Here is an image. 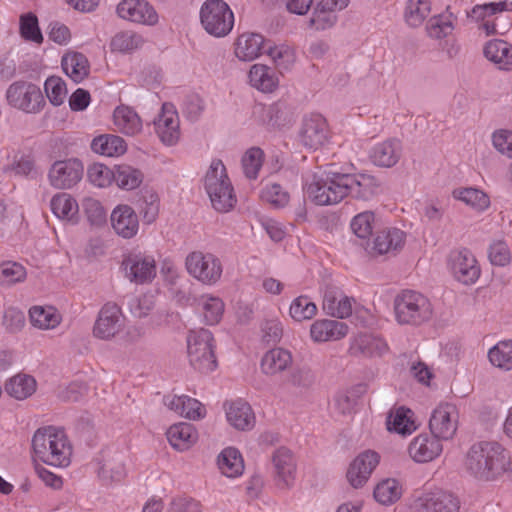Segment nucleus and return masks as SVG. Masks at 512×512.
Listing matches in <instances>:
<instances>
[{"mask_svg": "<svg viewBox=\"0 0 512 512\" xmlns=\"http://www.w3.org/2000/svg\"><path fill=\"white\" fill-rule=\"evenodd\" d=\"M452 30V23L440 15L429 18L426 24L427 35L433 39L445 38Z\"/></svg>", "mask_w": 512, "mask_h": 512, "instance_id": "obj_60", "label": "nucleus"}, {"mask_svg": "<svg viewBox=\"0 0 512 512\" xmlns=\"http://www.w3.org/2000/svg\"><path fill=\"white\" fill-rule=\"evenodd\" d=\"M405 234L397 228L384 229L376 233L373 241L362 243L371 255H383L401 249L404 245Z\"/></svg>", "mask_w": 512, "mask_h": 512, "instance_id": "obj_21", "label": "nucleus"}, {"mask_svg": "<svg viewBox=\"0 0 512 512\" xmlns=\"http://www.w3.org/2000/svg\"><path fill=\"white\" fill-rule=\"evenodd\" d=\"M114 170L100 163H93L88 167L87 178L94 186L103 188L111 184Z\"/></svg>", "mask_w": 512, "mask_h": 512, "instance_id": "obj_58", "label": "nucleus"}, {"mask_svg": "<svg viewBox=\"0 0 512 512\" xmlns=\"http://www.w3.org/2000/svg\"><path fill=\"white\" fill-rule=\"evenodd\" d=\"M490 262L496 266H506L511 261L508 245L501 240L494 241L488 249Z\"/></svg>", "mask_w": 512, "mask_h": 512, "instance_id": "obj_62", "label": "nucleus"}, {"mask_svg": "<svg viewBox=\"0 0 512 512\" xmlns=\"http://www.w3.org/2000/svg\"><path fill=\"white\" fill-rule=\"evenodd\" d=\"M218 467L223 475L237 477L244 471V462L240 452L233 447L225 448L218 456Z\"/></svg>", "mask_w": 512, "mask_h": 512, "instance_id": "obj_42", "label": "nucleus"}, {"mask_svg": "<svg viewBox=\"0 0 512 512\" xmlns=\"http://www.w3.org/2000/svg\"><path fill=\"white\" fill-rule=\"evenodd\" d=\"M380 461L376 451L365 450L350 464L347 471V480L354 488L362 487L371 476Z\"/></svg>", "mask_w": 512, "mask_h": 512, "instance_id": "obj_19", "label": "nucleus"}, {"mask_svg": "<svg viewBox=\"0 0 512 512\" xmlns=\"http://www.w3.org/2000/svg\"><path fill=\"white\" fill-rule=\"evenodd\" d=\"M347 333V324L337 320H317L310 327V335L314 342L337 341L344 338Z\"/></svg>", "mask_w": 512, "mask_h": 512, "instance_id": "obj_28", "label": "nucleus"}, {"mask_svg": "<svg viewBox=\"0 0 512 512\" xmlns=\"http://www.w3.org/2000/svg\"><path fill=\"white\" fill-rule=\"evenodd\" d=\"M272 465L275 483L280 489H287L294 484L296 461L292 452L280 447L272 454Z\"/></svg>", "mask_w": 512, "mask_h": 512, "instance_id": "obj_18", "label": "nucleus"}, {"mask_svg": "<svg viewBox=\"0 0 512 512\" xmlns=\"http://www.w3.org/2000/svg\"><path fill=\"white\" fill-rule=\"evenodd\" d=\"M375 216L371 211H365L357 214L351 221L353 233L360 239L369 240L374 228Z\"/></svg>", "mask_w": 512, "mask_h": 512, "instance_id": "obj_55", "label": "nucleus"}, {"mask_svg": "<svg viewBox=\"0 0 512 512\" xmlns=\"http://www.w3.org/2000/svg\"><path fill=\"white\" fill-rule=\"evenodd\" d=\"M488 357L492 365L509 371L512 369V340L502 341L489 350Z\"/></svg>", "mask_w": 512, "mask_h": 512, "instance_id": "obj_48", "label": "nucleus"}, {"mask_svg": "<svg viewBox=\"0 0 512 512\" xmlns=\"http://www.w3.org/2000/svg\"><path fill=\"white\" fill-rule=\"evenodd\" d=\"M84 167L77 158L55 161L48 172V180L56 189H70L83 177Z\"/></svg>", "mask_w": 512, "mask_h": 512, "instance_id": "obj_12", "label": "nucleus"}, {"mask_svg": "<svg viewBox=\"0 0 512 512\" xmlns=\"http://www.w3.org/2000/svg\"><path fill=\"white\" fill-rule=\"evenodd\" d=\"M343 179L347 196H351L352 198L369 200L379 192V182L372 175L344 173Z\"/></svg>", "mask_w": 512, "mask_h": 512, "instance_id": "obj_25", "label": "nucleus"}, {"mask_svg": "<svg viewBox=\"0 0 512 512\" xmlns=\"http://www.w3.org/2000/svg\"><path fill=\"white\" fill-rule=\"evenodd\" d=\"M30 322L39 329H53L59 325L61 316L52 306H33L29 310Z\"/></svg>", "mask_w": 512, "mask_h": 512, "instance_id": "obj_46", "label": "nucleus"}, {"mask_svg": "<svg viewBox=\"0 0 512 512\" xmlns=\"http://www.w3.org/2000/svg\"><path fill=\"white\" fill-rule=\"evenodd\" d=\"M185 267L190 276L205 285H213L222 275L221 261L211 253L190 252L185 259Z\"/></svg>", "mask_w": 512, "mask_h": 512, "instance_id": "obj_9", "label": "nucleus"}, {"mask_svg": "<svg viewBox=\"0 0 512 512\" xmlns=\"http://www.w3.org/2000/svg\"><path fill=\"white\" fill-rule=\"evenodd\" d=\"M213 335L207 329L192 330L187 336V353L190 365L200 373L212 372L217 367L213 350Z\"/></svg>", "mask_w": 512, "mask_h": 512, "instance_id": "obj_6", "label": "nucleus"}, {"mask_svg": "<svg viewBox=\"0 0 512 512\" xmlns=\"http://www.w3.org/2000/svg\"><path fill=\"white\" fill-rule=\"evenodd\" d=\"M264 153L258 147L248 149L242 157V168L245 176L256 179L263 164Z\"/></svg>", "mask_w": 512, "mask_h": 512, "instance_id": "obj_54", "label": "nucleus"}, {"mask_svg": "<svg viewBox=\"0 0 512 512\" xmlns=\"http://www.w3.org/2000/svg\"><path fill=\"white\" fill-rule=\"evenodd\" d=\"M53 214L62 220L76 222L78 217V204L76 200L67 193L56 194L50 202Z\"/></svg>", "mask_w": 512, "mask_h": 512, "instance_id": "obj_41", "label": "nucleus"}, {"mask_svg": "<svg viewBox=\"0 0 512 512\" xmlns=\"http://www.w3.org/2000/svg\"><path fill=\"white\" fill-rule=\"evenodd\" d=\"M485 58L499 69L512 70V45L502 39L489 40L483 48Z\"/></svg>", "mask_w": 512, "mask_h": 512, "instance_id": "obj_32", "label": "nucleus"}, {"mask_svg": "<svg viewBox=\"0 0 512 512\" xmlns=\"http://www.w3.org/2000/svg\"><path fill=\"white\" fill-rule=\"evenodd\" d=\"M143 173L130 165L122 164L114 168L113 180L117 186L124 190H133L138 188L143 182Z\"/></svg>", "mask_w": 512, "mask_h": 512, "instance_id": "obj_47", "label": "nucleus"}, {"mask_svg": "<svg viewBox=\"0 0 512 512\" xmlns=\"http://www.w3.org/2000/svg\"><path fill=\"white\" fill-rule=\"evenodd\" d=\"M429 299L413 290H403L394 299L395 319L400 325L419 326L432 317Z\"/></svg>", "mask_w": 512, "mask_h": 512, "instance_id": "obj_4", "label": "nucleus"}, {"mask_svg": "<svg viewBox=\"0 0 512 512\" xmlns=\"http://www.w3.org/2000/svg\"><path fill=\"white\" fill-rule=\"evenodd\" d=\"M143 44L142 37L132 31H121L111 40L110 47L112 51L121 53L131 52Z\"/></svg>", "mask_w": 512, "mask_h": 512, "instance_id": "obj_51", "label": "nucleus"}, {"mask_svg": "<svg viewBox=\"0 0 512 512\" xmlns=\"http://www.w3.org/2000/svg\"><path fill=\"white\" fill-rule=\"evenodd\" d=\"M413 412L405 407H399L392 411L387 418V428L401 435L411 434L416 425L412 419Z\"/></svg>", "mask_w": 512, "mask_h": 512, "instance_id": "obj_44", "label": "nucleus"}, {"mask_svg": "<svg viewBox=\"0 0 512 512\" xmlns=\"http://www.w3.org/2000/svg\"><path fill=\"white\" fill-rule=\"evenodd\" d=\"M459 423V412L452 403H440L432 412L429 429L432 435L441 441L453 439Z\"/></svg>", "mask_w": 512, "mask_h": 512, "instance_id": "obj_11", "label": "nucleus"}, {"mask_svg": "<svg viewBox=\"0 0 512 512\" xmlns=\"http://www.w3.org/2000/svg\"><path fill=\"white\" fill-rule=\"evenodd\" d=\"M44 90L49 102L53 106H60L67 97L66 83L61 77L50 76L44 83Z\"/></svg>", "mask_w": 512, "mask_h": 512, "instance_id": "obj_52", "label": "nucleus"}, {"mask_svg": "<svg viewBox=\"0 0 512 512\" xmlns=\"http://www.w3.org/2000/svg\"><path fill=\"white\" fill-rule=\"evenodd\" d=\"M344 173L328 171L313 175L307 184L306 193L317 205H334L347 197Z\"/></svg>", "mask_w": 512, "mask_h": 512, "instance_id": "obj_5", "label": "nucleus"}, {"mask_svg": "<svg viewBox=\"0 0 512 512\" xmlns=\"http://www.w3.org/2000/svg\"><path fill=\"white\" fill-rule=\"evenodd\" d=\"M401 494V486L395 479H386L374 489V498L383 505L394 503L401 497Z\"/></svg>", "mask_w": 512, "mask_h": 512, "instance_id": "obj_49", "label": "nucleus"}, {"mask_svg": "<svg viewBox=\"0 0 512 512\" xmlns=\"http://www.w3.org/2000/svg\"><path fill=\"white\" fill-rule=\"evenodd\" d=\"M510 465V456L497 442H478L467 452L465 467L475 478L484 481L496 479Z\"/></svg>", "mask_w": 512, "mask_h": 512, "instance_id": "obj_1", "label": "nucleus"}, {"mask_svg": "<svg viewBox=\"0 0 512 512\" xmlns=\"http://www.w3.org/2000/svg\"><path fill=\"white\" fill-rule=\"evenodd\" d=\"M26 279V269L17 262L6 261L0 264V285L11 286Z\"/></svg>", "mask_w": 512, "mask_h": 512, "instance_id": "obj_53", "label": "nucleus"}, {"mask_svg": "<svg viewBox=\"0 0 512 512\" xmlns=\"http://www.w3.org/2000/svg\"><path fill=\"white\" fill-rule=\"evenodd\" d=\"M226 417L230 425L237 430H250L255 424V415L251 406L242 400L225 404Z\"/></svg>", "mask_w": 512, "mask_h": 512, "instance_id": "obj_29", "label": "nucleus"}, {"mask_svg": "<svg viewBox=\"0 0 512 512\" xmlns=\"http://www.w3.org/2000/svg\"><path fill=\"white\" fill-rule=\"evenodd\" d=\"M36 380L27 374H17L5 383L6 393L16 400H25L36 391Z\"/></svg>", "mask_w": 512, "mask_h": 512, "instance_id": "obj_38", "label": "nucleus"}, {"mask_svg": "<svg viewBox=\"0 0 512 512\" xmlns=\"http://www.w3.org/2000/svg\"><path fill=\"white\" fill-rule=\"evenodd\" d=\"M113 118L117 130L125 135L134 136L142 130L140 117L128 106L117 107L114 111Z\"/></svg>", "mask_w": 512, "mask_h": 512, "instance_id": "obj_36", "label": "nucleus"}, {"mask_svg": "<svg viewBox=\"0 0 512 512\" xmlns=\"http://www.w3.org/2000/svg\"><path fill=\"white\" fill-rule=\"evenodd\" d=\"M125 325V317L121 308L108 302L99 311L94 324L93 334L102 340H110L120 333Z\"/></svg>", "mask_w": 512, "mask_h": 512, "instance_id": "obj_14", "label": "nucleus"}, {"mask_svg": "<svg viewBox=\"0 0 512 512\" xmlns=\"http://www.w3.org/2000/svg\"><path fill=\"white\" fill-rule=\"evenodd\" d=\"M204 30L216 38L227 36L234 26V14L224 0H206L200 8Z\"/></svg>", "mask_w": 512, "mask_h": 512, "instance_id": "obj_7", "label": "nucleus"}, {"mask_svg": "<svg viewBox=\"0 0 512 512\" xmlns=\"http://www.w3.org/2000/svg\"><path fill=\"white\" fill-rule=\"evenodd\" d=\"M443 450L441 440L434 435L420 434L408 447L409 456L418 463H427L437 458Z\"/></svg>", "mask_w": 512, "mask_h": 512, "instance_id": "obj_23", "label": "nucleus"}, {"mask_svg": "<svg viewBox=\"0 0 512 512\" xmlns=\"http://www.w3.org/2000/svg\"><path fill=\"white\" fill-rule=\"evenodd\" d=\"M324 311L336 318H346L352 313L351 299L336 287H327L323 298Z\"/></svg>", "mask_w": 512, "mask_h": 512, "instance_id": "obj_31", "label": "nucleus"}, {"mask_svg": "<svg viewBox=\"0 0 512 512\" xmlns=\"http://www.w3.org/2000/svg\"><path fill=\"white\" fill-rule=\"evenodd\" d=\"M507 10L506 0L501 2H491L481 5H475L470 12H468V18L471 20L482 23L486 21L487 17L495 15L497 13Z\"/></svg>", "mask_w": 512, "mask_h": 512, "instance_id": "obj_57", "label": "nucleus"}, {"mask_svg": "<svg viewBox=\"0 0 512 512\" xmlns=\"http://www.w3.org/2000/svg\"><path fill=\"white\" fill-rule=\"evenodd\" d=\"M126 475L125 466L120 461L108 460L99 469V476L104 480L121 481Z\"/></svg>", "mask_w": 512, "mask_h": 512, "instance_id": "obj_63", "label": "nucleus"}, {"mask_svg": "<svg viewBox=\"0 0 512 512\" xmlns=\"http://www.w3.org/2000/svg\"><path fill=\"white\" fill-rule=\"evenodd\" d=\"M264 49V38L257 33H243L237 38L235 43V55L242 61L256 59Z\"/></svg>", "mask_w": 512, "mask_h": 512, "instance_id": "obj_34", "label": "nucleus"}, {"mask_svg": "<svg viewBox=\"0 0 512 512\" xmlns=\"http://www.w3.org/2000/svg\"><path fill=\"white\" fill-rule=\"evenodd\" d=\"M61 65L66 75L76 83L81 82L88 76V60L82 53L73 52L64 55Z\"/></svg>", "mask_w": 512, "mask_h": 512, "instance_id": "obj_40", "label": "nucleus"}, {"mask_svg": "<svg viewBox=\"0 0 512 512\" xmlns=\"http://www.w3.org/2000/svg\"><path fill=\"white\" fill-rule=\"evenodd\" d=\"M167 512H203L201 505L198 501L189 497H177L174 498Z\"/></svg>", "mask_w": 512, "mask_h": 512, "instance_id": "obj_64", "label": "nucleus"}, {"mask_svg": "<svg viewBox=\"0 0 512 512\" xmlns=\"http://www.w3.org/2000/svg\"><path fill=\"white\" fill-rule=\"evenodd\" d=\"M20 34L27 41L41 44L43 36L35 14L27 13L20 16Z\"/></svg>", "mask_w": 512, "mask_h": 512, "instance_id": "obj_56", "label": "nucleus"}, {"mask_svg": "<svg viewBox=\"0 0 512 512\" xmlns=\"http://www.w3.org/2000/svg\"><path fill=\"white\" fill-rule=\"evenodd\" d=\"M170 445L178 451H186L192 447L197 439L196 429L189 423L172 425L166 433Z\"/></svg>", "mask_w": 512, "mask_h": 512, "instance_id": "obj_35", "label": "nucleus"}, {"mask_svg": "<svg viewBox=\"0 0 512 512\" xmlns=\"http://www.w3.org/2000/svg\"><path fill=\"white\" fill-rule=\"evenodd\" d=\"M412 509L414 512H459L460 501L453 493L438 489L416 498Z\"/></svg>", "mask_w": 512, "mask_h": 512, "instance_id": "obj_13", "label": "nucleus"}, {"mask_svg": "<svg viewBox=\"0 0 512 512\" xmlns=\"http://www.w3.org/2000/svg\"><path fill=\"white\" fill-rule=\"evenodd\" d=\"M117 15L127 21L144 25H155L158 14L146 0H122L116 9Z\"/></svg>", "mask_w": 512, "mask_h": 512, "instance_id": "obj_17", "label": "nucleus"}, {"mask_svg": "<svg viewBox=\"0 0 512 512\" xmlns=\"http://www.w3.org/2000/svg\"><path fill=\"white\" fill-rule=\"evenodd\" d=\"M290 316L297 322L312 319L317 314V306L307 296L295 298L289 309Z\"/></svg>", "mask_w": 512, "mask_h": 512, "instance_id": "obj_50", "label": "nucleus"}, {"mask_svg": "<svg viewBox=\"0 0 512 512\" xmlns=\"http://www.w3.org/2000/svg\"><path fill=\"white\" fill-rule=\"evenodd\" d=\"M430 14V0H407L404 19L408 26L412 28L421 26Z\"/></svg>", "mask_w": 512, "mask_h": 512, "instance_id": "obj_45", "label": "nucleus"}, {"mask_svg": "<svg viewBox=\"0 0 512 512\" xmlns=\"http://www.w3.org/2000/svg\"><path fill=\"white\" fill-rule=\"evenodd\" d=\"M261 197L276 208L284 207L289 202L288 192L276 183L267 185L262 190Z\"/></svg>", "mask_w": 512, "mask_h": 512, "instance_id": "obj_61", "label": "nucleus"}, {"mask_svg": "<svg viewBox=\"0 0 512 512\" xmlns=\"http://www.w3.org/2000/svg\"><path fill=\"white\" fill-rule=\"evenodd\" d=\"M165 405L180 416L190 420H199L206 414L205 407L197 399L188 396H166Z\"/></svg>", "mask_w": 512, "mask_h": 512, "instance_id": "obj_30", "label": "nucleus"}, {"mask_svg": "<svg viewBox=\"0 0 512 512\" xmlns=\"http://www.w3.org/2000/svg\"><path fill=\"white\" fill-rule=\"evenodd\" d=\"M292 354L284 348H273L261 359V371L268 376L277 375L292 365Z\"/></svg>", "mask_w": 512, "mask_h": 512, "instance_id": "obj_33", "label": "nucleus"}, {"mask_svg": "<svg viewBox=\"0 0 512 512\" xmlns=\"http://www.w3.org/2000/svg\"><path fill=\"white\" fill-rule=\"evenodd\" d=\"M203 316L207 325L219 323L224 312V303L217 297H209L203 300Z\"/></svg>", "mask_w": 512, "mask_h": 512, "instance_id": "obj_59", "label": "nucleus"}, {"mask_svg": "<svg viewBox=\"0 0 512 512\" xmlns=\"http://www.w3.org/2000/svg\"><path fill=\"white\" fill-rule=\"evenodd\" d=\"M154 125L157 135L164 144L173 145L179 140V118L172 104H163Z\"/></svg>", "mask_w": 512, "mask_h": 512, "instance_id": "obj_22", "label": "nucleus"}, {"mask_svg": "<svg viewBox=\"0 0 512 512\" xmlns=\"http://www.w3.org/2000/svg\"><path fill=\"white\" fill-rule=\"evenodd\" d=\"M204 187L216 211L229 212L236 204L233 186L221 160L211 162L204 178Z\"/></svg>", "mask_w": 512, "mask_h": 512, "instance_id": "obj_3", "label": "nucleus"}, {"mask_svg": "<svg viewBox=\"0 0 512 512\" xmlns=\"http://www.w3.org/2000/svg\"><path fill=\"white\" fill-rule=\"evenodd\" d=\"M450 266L454 277L464 284L474 283L480 275L477 260L468 249L453 251Z\"/></svg>", "mask_w": 512, "mask_h": 512, "instance_id": "obj_20", "label": "nucleus"}, {"mask_svg": "<svg viewBox=\"0 0 512 512\" xmlns=\"http://www.w3.org/2000/svg\"><path fill=\"white\" fill-rule=\"evenodd\" d=\"M260 121L267 130L274 131L290 126L294 121L293 108L283 100L274 102L268 106L258 105Z\"/></svg>", "mask_w": 512, "mask_h": 512, "instance_id": "obj_16", "label": "nucleus"}, {"mask_svg": "<svg viewBox=\"0 0 512 512\" xmlns=\"http://www.w3.org/2000/svg\"><path fill=\"white\" fill-rule=\"evenodd\" d=\"M110 220L115 233L124 239L133 238L139 231L138 216L129 205L116 206L111 213Z\"/></svg>", "mask_w": 512, "mask_h": 512, "instance_id": "obj_24", "label": "nucleus"}, {"mask_svg": "<svg viewBox=\"0 0 512 512\" xmlns=\"http://www.w3.org/2000/svg\"><path fill=\"white\" fill-rule=\"evenodd\" d=\"M300 142L307 148L317 150L329 139L326 119L320 114H310L303 118L299 130Z\"/></svg>", "mask_w": 512, "mask_h": 512, "instance_id": "obj_15", "label": "nucleus"}, {"mask_svg": "<svg viewBox=\"0 0 512 512\" xmlns=\"http://www.w3.org/2000/svg\"><path fill=\"white\" fill-rule=\"evenodd\" d=\"M6 100L10 107L26 114H39L46 106L40 87L26 80L10 84L6 90Z\"/></svg>", "mask_w": 512, "mask_h": 512, "instance_id": "obj_8", "label": "nucleus"}, {"mask_svg": "<svg viewBox=\"0 0 512 512\" xmlns=\"http://www.w3.org/2000/svg\"><path fill=\"white\" fill-rule=\"evenodd\" d=\"M251 86L265 93L273 92L278 86V78L275 72L261 64H254L249 71Z\"/></svg>", "mask_w": 512, "mask_h": 512, "instance_id": "obj_39", "label": "nucleus"}, {"mask_svg": "<svg viewBox=\"0 0 512 512\" xmlns=\"http://www.w3.org/2000/svg\"><path fill=\"white\" fill-rule=\"evenodd\" d=\"M91 149L100 155L116 157L126 152L127 145L124 139L118 135L103 134L92 140Z\"/></svg>", "mask_w": 512, "mask_h": 512, "instance_id": "obj_37", "label": "nucleus"}, {"mask_svg": "<svg viewBox=\"0 0 512 512\" xmlns=\"http://www.w3.org/2000/svg\"><path fill=\"white\" fill-rule=\"evenodd\" d=\"M122 268L125 277L135 284H147L156 277V261L153 255L139 250H131L123 256Z\"/></svg>", "mask_w": 512, "mask_h": 512, "instance_id": "obj_10", "label": "nucleus"}, {"mask_svg": "<svg viewBox=\"0 0 512 512\" xmlns=\"http://www.w3.org/2000/svg\"><path fill=\"white\" fill-rule=\"evenodd\" d=\"M402 155V145L397 139H389L375 145L370 152L372 163L378 167L395 166Z\"/></svg>", "mask_w": 512, "mask_h": 512, "instance_id": "obj_27", "label": "nucleus"}, {"mask_svg": "<svg viewBox=\"0 0 512 512\" xmlns=\"http://www.w3.org/2000/svg\"><path fill=\"white\" fill-rule=\"evenodd\" d=\"M388 351L389 346L382 337L368 333L356 336L349 348L352 356L365 358L382 357Z\"/></svg>", "mask_w": 512, "mask_h": 512, "instance_id": "obj_26", "label": "nucleus"}, {"mask_svg": "<svg viewBox=\"0 0 512 512\" xmlns=\"http://www.w3.org/2000/svg\"><path fill=\"white\" fill-rule=\"evenodd\" d=\"M452 195L477 212H483L490 206L489 196L477 188H458L453 190Z\"/></svg>", "mask_w": 512, "mask_h": 512, "instance_id": "obj_43", "label": "nucleus"}, {"mask_svg": "<svg viewBox=\"0 0 512 512\" xmlns=\"http://www.w3.org/2000/svg\"><path fill=\"white\" fill-rule=\"evenodd\" d=\"M32 448L36 457L47 465L67 467L70 464L72 445L63 429L39 428L33 435Z\"/></svg>", "mask_w": 512, "mask_h": 512, "instance_id": "obj_2", "label": "nucleus"}]
</instances>
